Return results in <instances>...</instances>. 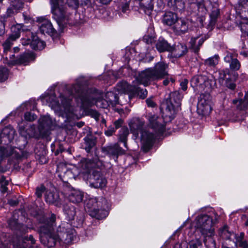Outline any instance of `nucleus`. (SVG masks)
<instances>
[{
  "mask_svg": "<svg viewBox=\"0 0 248 248\" xmlns=\"http://www.w3.org/2000/svg\"><path fill=\"white\" fill-rule=\"evenodd\" d=\"M189 3L190 6L197 8L199 12L201 13V16L206 13L207 10L205 7L203 0H189Z\"/></svg>",
  "mask_w": 248,
  "mask_h": 248,
  "instance_id": "nucleus-32",
  "label": "nucleus"
},
{
  "mask_svg": "<svg viewBox=\"0 0 248 248\" xmlns=\"http://www.w3.org/2000/svg\"><path fill=\"white\" fill-rule=\"evenodd\" d=\"M56 220V216L52 214L49 218L48 223L47 225H44L41 228L46 235L42 236L41 241L42 243L46 246L48 248L53 247L55 246L57 243H60L61 239L59 233L54 232L53 226Z\"/></svg>",
  "mask_w": 248,
  "mask_h": 248,
  "instance_id": "nucleus-3",
  "label": "nucleus"
},
{
  "mask_svg": "<svg viewBox=\"0 0 248 248\" xmlns=\"http://www.w3.org/2000/svg\"><path fill=\"white\" fill-rule=\"evenodd\" d=\"M218 62V55H215L213 57L205 60L204 64L207 67H212L215 66Z\"/></svg>",
  "mask_w": 248,
  "mask_h": 248,
  "instance_id": "nucleus-42",
  "label": "nucleus"
},
{
  "mask_svg": "<svg viewBox=\"0 0 248 248\" xmlns=\"http://www.w3.org/2000/svg\"><path fill=\"white\" fill-rule=\"evenodd\" d=\"M168 65L163 62L156 63L152 68V72L156 80H158L164 78L168 74L167 69Z\"/></svg>",
  "mask_w": 248,
  "mask_h": 248,
  "instance_id": "nucleus-15",
  "label": "nucleus"
},
{
  "mask_svg": "<svg viewBox=\"0 0 248 248\" xmlns=\"http://www.w3.org/2000/svg\"><path fill=\"white\" fill-rule=\"evenodd\" d=\"M20 30H17V31H16L15 33L12 34L3 44L4 52L6 56L7 55L8 52L10 51L11 47L13 45V42L18 38L20 37ZM6 59H8L7 56H6Z\"/></svg>",
  "mask_w": 248,
  "mask_h": 248,
  "instance_id": "nucleus-21",
  "label": "nucleus"
},
{
  "mask_svg": "<svg viewBox=\"0 0 248 248\" xmlns=\"http://www.w3.org/2000/svg\"><path fill=\"white\" fill-rule=\"evenodd\" d=\"M58 176L63 181H65L66 175H69L71 173V171L67 169L65 166L59 165L57 167Z\"/></svg>",
  "mask_w": 248,
  "mask_h": 248,
  "instance_id": "nucleus-37",
  "label": "nucleus"
},
{
  "mask_svg": "<svg viewBox=\"0 0 248 248\" xmlns=\"http://www.w3.org/2000/svg\"><path fill=\"white\" fill-rule=\"evenodd\" d=\"M116 129L114 127H110L105 132L106 135L110 136L115 132Z\"/></svg>",
  "mask_w": 248,
  "mask_h": 248,
  "instance_id": "nucleus-59",
  "label": "nucleus"
},
{
  "mask_svg": "<svg viewBox=\"0 0 248 248\" xmlns=\"http://www.w3.org/2000/svg\"><path fill=\"white\" fill-rule=\"evenodd\" d=\"M146 102L148 107H154L155 106V103L151 98H148Z\"/></svg>",
  "mask_w": 248,
  "mask_h": 248,
  "instance_id": "nucleus-61",
  "label": "nucleus"
},
{
  "mask_svg": "<svg viewBox=\"0 0 248 248\" xmlns=\"http://www.w3.org/2000/svg\"><path fill=\"white\" fill-rule=\"evenodd\" d=\"M39 129L41 132H42L43 129L46 130V131L49 130L56 124V121L48 115L41 117L39 120Z\"/></svg>",
  "mask_w": 248,
  "mask_h": 248,
  "instance_id": "nucleus-18",
  "label": "nucleus"
},
{
  "mask_svg": "<svg viewBox=\"0 0 248 248\" xmlns=\"http://www.w3.org/2000/svg\"><path fill=\"white\" fill-rule=\"evenodd\" d=\"M35 240L32 235L24 237L22 239V244H17L13 245L14 248H33Z\"/></svg>",
  "mask_w": 248,
  "mask_h": 248,
  "instance_id": "nucleus-26",
  "label": "nucleus"
},
{
  "mask_svg": "<svg viewBox=\"0 0 248 248\" xmlns=\"http://www.w3.org/2000/svg\"><path fill=\"white\" fill-rule=\"evenodd\" d=\"M87 183H89V186L92 187L101 188L106 186L107 180L101 174L100 172L93 170L92 173L90 175Z\"/></svg>",
  "mask_w": 248,
  "mask_h": 248,
  "instance_id": "nucleus-10",
  "label": "nucleus"
},
{
  "mask_svg": "<svg viewBox=\"0 0 248 248\" xmlns=\"http://www.w3.org/2000/svg\"><path fill=\"white\" fill-rule=\"evenodd\" d=\"M26 120L28 121H33L37 118V116L34 113L30 112H26L24 115Z\"/></svg>",
  "mask_w": 248,
  "mask_h": 248,
  "instance_id": "nucleus-51",
  "label": "nucleus"
},
{
  "mask_svg": "<svg viewBox=\"0 0 248 248\" xmlns=\"http://www.w3.org/2000/svg\"><path fill=\"white\" fill-rule=\"evenodd\" d=\"M157 50L161 52L166 51H170L171 47L168 42L163 38H160L156 44Z\"/></svg>",
  "mask_w": 248,
  "mask_h": 248,
  "instance_id": "nucleus-34",
  "label": "nucleus"
},
{
  "mask_svg": "<svg viewBox=\"0 0 248 248\" xmlns=\"http://www.w3.org/2000/svg\"><path fill=\"white\" fill-rule=\"evenodd\" d=\"M30 43H31V39L30 38L23 39L21 41V43L23 46H28L29 45H30Z\"/></svg>",
  "mask_w": 248,
  "mask_h": 248,
  "instance_id": "nucleus-63",
  "label": "nucleus"
},
{
  "mask_svg": "<svg viewBox=\"0 0 248 248\" xmlns=\"http://www.w3.org/2000/svg\"><path fill=\"white\" fill-rule=\"evenodd\" d=\"M73 225L67 222L62 223L57 228L61 241L69 244L76 239V232Z\"/></svg>",
  "mask_w": 248,
  "mask_h": 248,
  "instance_id": "nucleus-7",
  "label": "nucleus"
},
{
  "mask_svg": "<svg viewBox=\"0 0 248 248\" xmlns=\"http://www.w3.org/2000/svg\"><path fill=\"white\" fill-rule=\"evenodd\" d=\"M14 56V55H9V64H26L29 61L33 59V54L31 52L23 53L16 59L13 58Z\"/></svg>",
  "mask_w": 248,
  "mask_h": 248,
  "instance_id": "nucleus-17",
  "label": "nucleus"
},
{
  "mask_svg": "<svg viewBox=\"0 0 248 248\" xmlns=\"http://www.w3.org/2000/svg\"><path fill=\"white\" fill-rule=\"evenodd\" d=\"M239 28L243 33L246 34L248 36V23L241 22L239 25Z\"/></svg>",
  "mask_w": 248,
  "mask_h": 248,
  "instance_id": "nucleus-53",
  "label": "nucleus"
},
{
  "mask_svg": "<svg viewBox=\"0 0 248 248\" xmlns=\"http://www.w3.org/2000/svg\"><path fill=\"white\" fill-rule=\"evenodd\" d=\"M188 29V22L183 19L178 18L175 24L172 26L173 31L177 35L184 34Z\"/></svg>",
  "mask_w": 248,
  "mask_h": 248,
  "instance_id": "nucleus-19",
  "label": "nucleus"
},
{
  "mask_svg": "<svg viewBox=\"0 0 248 248\" xmlns=\"http://www.w3.org/2000/svg\"><path fill=\"white\" fill-rule=\"evenodd\" d=\"M224 60L225 62L230 63V67L232 70L237 71L240 69L241 67L240 62L236 58H234L232 53H227Z\"/></svg>",
  "mask_w": 248,
  "mask_h": 248,
  "instance_id": "nucleus-22",
  "label": "nucleus"
},
{
  "mask_svg": "<svg viewBox=\"0 0 248 248\" xmlns=\"http://www.w3.org/2000/svg\"><path fill=\"white\" fill-rule=\"evenodd\" d=\"M85 208L88 209V212H93L94 216H97L99 212L97 208V201L96 198H91L86 200Z\"/></svg>",
  "mask_w": 248,
  "mask_h": 248,
  "instance_id": "nucleus-28",
  "label": "nucleus"
},
{
  "mask_svg": "<svg viewBox=\"0 0 248 248\" xmlns=\"http://www.w3.org/2000/svg\"><path fill=\"white\" fill-rule=\"evenodd\" d=\"M205 39L200 36L191 37L189 44L191 48L195 53H198L200 50V47L202 45Z\"/></svg>",
  "mask_w": 248,
  "mask_h": 248,
  "instance_id": "nucleus-29",
  "label": "nucleus"
},
{
  "mask_svg": "<svg viewBox=\"0 0 248 248\" xmlns=\"http://www.w3.org/2000/svg\"><path fill=\"white\" fill-rule=\"evenodd\" d=\"M67 3L69 7L76 9L79 4V0H67Z\"/></svg>",
  "mask_w": 248,
  "mask_h": 248,
  "instance_id": "nucleus-52",
  "label": "nucleus"
},
{
  "mask_svg": "<svg viewBox=\"0 0 248 248\" xmlns=\"http://www.w3.org/2000/svg\"><path fill=\"white\" fill-rule=\"evenodd\" d=\"M234 244L236 248H248V240L245 238L244 232L234 234Z\"/></svg>",
  "mask_w": 248,
  "mask_h": 248,
  "instance_id": "nucleus-23",
  "label": "nucleus"
},
{
  "mask_svg": "<svg viewBox=\"0 0 248 248\" xmlns=\"http://www.w3.org/2000/svg\"><path fill=\"white\" fill-rule=\"evenodd\" d=\"M105 97L109 105L112 107L119 104L117 95L112 92H107L105 94Z\"/></svg>",
  "mask_w": 248,
  "mask_h": 248,
  "instance_id": "nucleus-35",
  "label": "nucleus"
},
{
  "mask_svg": "<svg viewBox=\"0 0 248 248\" xmlns=\"http://www.w3.org/2000/svg\"><path fill=\"white\" fill-rule=\"evenodd\" d=\"M14 133L15 130L10 126L5 127L2 132V134L8 135V138L9 139V140L13 138Z\"/></svg>",
  "mask_w": 248,
  "mask_h": 248,
  "instance_id": "nucleus-48",
  "label": "nucleus"
},
{
  "mask_svg": "<svg viewBox=\"0 0 248 248\" xmlns=\"http://www.w3.org/2000/svg\"><path fill=\"white\" fill-rule=\"evenodd\" d=\"M129 11V5L127 2L124 4L122 7V12L123 13L127 14Z\"/></svg>",
  "mask_w": 248,
  "mask_h": 248,
  "instance_id": "nucleus-57",
  "label": "nucleus"
},
{
  "mask_svg": "<svg viewBox=\"0 0 248 248\" xmlns=\"http://www.w3.org/2000/svg\"><path fill=\"white\" fill-rule=\"evenodd\" d=\"M135 88L137 89L135 92L132 93V96L137 94L140 98L144 99L147 95V91L146 89H141L140 88L137 87L135 84Z\"/></svg>",
  "mask_w": 248,
  "mask_h": 248,
  "instance_id": "nucleus-44",
  "label": "nucleus"
},
{
  "mask_svg": "<svg viewBox=\"0 0 248 248\" xmlns=\"http://www.w3.org/2000/svg\"><path fill=\"white\" fill-rule=\"evenodd\" d=\"M14 152V149L11 146L0 147V157L1 159L13 155Z\"/></svg>",
  "mask_w": 248,
  "mask_h": 248,
  "instance_id": "nucleus-39",
  "label": "nucleus"
},
{
  "mask_svg": "<svg viewBox=\"0 0 248 248\" xmlns=\"http://www.w3.org/2000/svg\"><path fill=\"white\" fill-rule=\"evenodd\" d=\"M209 95H201L197 104L198 112L202 115L209 114L212 110Z\"/></svg>",
  "mask_w": 248,
  "mask_h": 248,
  "instance_id": "nucleus-13",
  "label": "nucleus"
},
{
  "mask_svg": "<svg viewBox=\"0 0 248 248\" xmlns=\"http://www.w3.org/2000/svg\"><path fill=\"white\" fill-rule=\"evenodd\" d=\"M229 73V70L228 69L221 71L220 73L219 78L226 81L225 84L227 87L232 90H233L235 88V84L233 82L230 80Z\"/></svg>",
  "mask_w": 248,
  "mask_h": 248,
  "instance_id": "nucleus-33",
  "label": "nucleus"
},
{
  "mask_svg": "<svg viewBox=\"0 0 248 248\" xmlns=\"http://www.w3.org/2000/svg\"><path fill=\"white\" fill-rule=\"evenodd\" d=\"M59 196L57 193L49 192L46 195V201L49 203L58 202Z\"/></svg>",
  "mask_w": 248,
  "mask_h": 248,
  "instance_id": "nucleus-41",
  "label": "nucleus"
},
{
  "mask_svg": "<svg viewBox=\"0 0 248 248\" xmlns=\"http://www.w3.org/2000/svg\"><path fill=\"white\" fill-rule=\"evenodd\" d=\"M87 113L88 115L93 118L96 121L99 120L100 114L96 110L90 109L87 110Z\"/></svg>",
  "mask_w": 248,
  "mask_h": 248,
  "instance_id": "nucleus-49",
  "label": "nucleus"
},
{
  "mask_svg": "<svg viewBox=\"0 0 248 248\" xmlns=\"http://www.w3.org/2000/svg\"><path fill=\"white\" fill-rule=\"evenodd\" d=\"M5 32V26L3 22L0 21V35L3 34Z\"/></svg>",
  "mask_w": 248,
  "mask_h": 248,
  "instance_id": "nucleus-62",
  "label": "nucleus"
},
{
  "mask_svg": "<svg viewBox=\"0 0 248 248\" xmlns=\"http://www.w3.org/2000/svg\"><path fill=\"white\" fill-rule=\"evenodd\" d=\"M9 72L5 67H0V82L6 80L8 77Z\"/></svg>",
  "mask_w": 248,
  "mask_h": 248,
  "instance_id": "nucleus-47",
  "label": "nucleus"
},
{
  "mask_svg": "<svg viewBox=\"0 0 248 248\" xmlns=\"http://www.w3.org/2000/svg\"><path fill=\"white\" fill-rule=\"evenodd\" d=\"M69 93L70 95L67 98L62 94L60 95L61 104L57 100L53 93L46 96L44 100L47 102L48 105L56 113H59V115H63V112H64L68 117L70 116V114L68 113H70L72 111L71 100L73 97L78 101V99L80 100L83 108H87L93 105L101 108H107L110 106L107 99L102 98L101 94L96 92L84 93L82 91L81 86L78 83L73 85Z\"/></svg>",
  "mask_w": 248,
  "mask_h": 248,
  "instance_id": "nucleus-1",
  "label": "nucleus"
},
{
  "mask_svg": "<svg viewBox=\"0 0 248 248\" xmlns=\"http://www.w3.org/2000/svg\"><path fill=\"white\" fill-rule=\"evenodd\" d=\"M183 94L179 91L171 92L169 98L166 100V111L169 117H173L174 115L179 110Z\"/></svg>",
  "mask_w": 248,
  "mask_h": 248,
  "instance_id": "nucleus-6",
  "label": "nucleus"
},
{
  "mask_svg": "<svg viewBox=\"0 0 248 248\" xmlns=\"http://www.w3.org/2000/svg\"><path fill=\"white\" fill-rule=\"evenodd\" d=\"M102 150L110 158L116 160L119 155L125 154V150L123 149L118 143H111L102 148Z\"/></svg>",
  "mask_w": 248,
  "mask_h": 248,
  "instance_id": "nucleus-11",
  "label": "nucleus"
},
{
  "mask_svg": "<svg viewBox=\"0 0 248 248\" xmlns=\"http://www.w3.org/2000/svg\"><path fill=\"white\" fill-rule=\"evenodd\" d=\"M83 198V193L78 190L72 189L68 194L67 198L73 203H77L82 202Z\"/></svg>",
  "mask_w": 248,
  "mask_h": 248,
  "instance_id": "nucleus-27",
  "label": "nucleus"
},
{
  "mask_svg": "<svg viewBox=\"0 0 248 248\" xmlns=\"http://www.w3.org/2000/svg\"><path fill=\"white\" fill-rule=\"evenodd\" d=\"M64 212L66 219L70 222V224L74 227H79L83 222L84 216L80 212H76L75 207L72 205H65L64 207Z\"/></svg>",
  "mask_w": 248,
  "mask_h": 248,
  "instance_id": "nucleus-8",
  "label": "nucleus"
},
{
  "mask_svg": "<svg viewBox=\"0 0 248 248\" xmlns=\"http://www.w3.org/2000/svg\"><path fill=\"white\" fill-rule=\"evenodd\" d=\"M145 122L139 118H133L129 122L131 132L137 138L141 133L142 149L145 152H148L153 146L155 139V135L148 131L143 130Z\"/></svg>",
  "mask_w": 248,
  "mask_h": 248,
  "instance_id": "nucleus-2",
  "label": "nucleus"
},
{
  "mask_svg": "<svg viewBox=\"0 0 248 248\" xmlns=\"http://www.w3.org/2000/svg\"><path fill=\"white\" fill-rule=\"evenodd\" d=\"M219 234L222 238L225 239H229L231 236V233L229 231L227 226H224L219 230Z\"/></svg>",
  "mask_w": 248,
  "mask_h": 248,
  "instance_id": "nucleus-45",
  "label": "nucleus"
},
{
  "mask_svg": "<svg viewBox=\"0 0 248 248\" xmlns=\"http://www.w3.org/2000/svg\"><path fill=\"white\" fill-rule=\"evenodd\" d=\"M95 141L93 140L87 138L85 139L84 149L87 153L90 152L91 149L95 146Z\"/></svg>",
  "mask_w": 248,
  "mask_h": 248,
  "instance_id": "nucleus-46",
  "label": "nucleus"
},
{
  "mask_svg": "<svg viewBox=\"0 0 248 248\" xmlns=\"http://www.w3.org/2000/svg\"><path fill=\"white\" fill-rule=\"evenodd\" d=\"M188 83V80L187 79H184L182 80L180 83L181 89L183 91H186L187 88Z\"/></svg>",
  "mask_w": 248,
  "mask_h": 248,
  "instance_id": "nucleus-56",
  "label": "nucleus"
},
{
  "mask_svg": "<svg viewBox=\"0 0 248 248\" xmlns=\"http://www.w3.org/2000/svg\"><path fill=\"white\" fill-rule=\"evenodd\" d=\"M202 243L199 239L192 240L190 242L189 248H202Z\"/></svg>",
  "mask_w": 248,
  "mask_h": 248,
  "instance_id": "nucleus-50",
  "label": "nucleus"
},
{
  "mask_svg": "<svg viewBox=\"0 0 248 248\" xmlns=\"http://www.w3.org/2000/svg\"><path fill=\"white\" fill-rule=\"evenodd\" d=\"M177 47L179 48L180 47H181L182 48V49H183L182 52L181 54H178L179 56H181L183 55L187 51V49H186V46H183V45H181L180 46H178Z\"/></svg>",
  "mask_w": 248,
  "mask_h": 248,
  "instance_id": "nucleus-64",
  "label": "nucleus"
},
{
  "mask_svg": "<svg viewBox=\"0 0 248 248\" xmlns=\"http://www.w3.org/2000/svg\"><path fill=\"white\" fill-rule=\"evenodd\" d=\"M52 12L58 25L64 26L70 24V15L65 10L63 0H51Z\"/></svg>",
  "mask_w": 248,
  "mask_h": 248,
  "instance_id": "nucleus-4",
  "label": "nucleus"
},
{
  "mask_svg": "<svg viewBox=\"0 0 248 248\" xmlns=\"http://www.w3.org/2000/svg\"><path fill=\"white\" fill-rule=\"evenodd\" d=\"M219 15V9L217 7H213L211 11V12L210 14V23L211 24H214L216 23Z\"/></svg>",
  "mask_w": 248,
  "mask_h": 248,
  "instance_id": "nucleus-43",
  "label": "nucleus"
},
{
  "mask_svg": "<svg viewBox=\"0 0 248 248\" xmlns=\"http://www.w3.org/2000/svg\"><path fill=\"white\" fill-rule=\"evenodd\" d=\"M45 44L44 41L39 39L35 34L32 33L31 39L30 46L33 49L41 50L45 47Z\"/></svg>",
  "mask_w": 248,
  "mask_h": 248,
  "instance_id": "nucleus-30",
  "label": "nucleus"
},
{
  "mask_svg": "<svg viewBox=\"0 0 248 248\" xmlns=\"http://www.w3.org/2000/svg\"><path fill=\"white\" fill-rule=\"evenodd\" d=\"M37 21L40 24L39 30L41 33L52 35L55 33V30L49 20L41 17L38 18Z\"/></svg>",
  "mask_w": 248,
  "mask_h": 248,
  "instance_id": "nucleus-16",
  "label": "nucleus"
},
{
  "mask_svg": "<svg viewBox=\"0 0 248 248\" xmlns=\"http://www.w3.org/2000/svg\"><path fill=\"white\" fill-rule=\"evenodd\" d=\"M101 165L102 163L97 158L93 160L85 159L82 162L81 167L86 172H89L91 169L99 167Z\"/></svg>",
  "mask_w": 248,
  "mask_h": 248,
  "instance_id": "nucleus-20",
  "label": "nucleus"
},
{
  "mask_svg": "<svg viewBox=\"0 0 248 248\" xmlns=\"http://www.w3.org/2000/svg\"><path fill=\"white\" fill-rule=\"evenodd\" d=\"M133 83L134 85H131L126 81L119 82L117 84V90L119 92L129 93L132 95V93L135 92L137 90L135 88V81Z\"/></svg>",
  "mask_w": 248,
  "mask_h": 248,
  "instance_id": "nucleus-25",
  "label": "nucleus"
},
{
  "mask_svg": "<svg viewBox=\"0 0 248 248\" xmlns=\"http://www.w3.org/2000/svg\"><path fill=\"white\" fill-rule=\"evenodd\" d=\"M149 122V126L156 133L159 134L164 132L165 129V123L163 119L155 114L148 113L146 116Z\"/></svg>",
  "mask_w": 248,
  "mask_h": 248,
  "instance_id": "nucleus-9",
  "label": "nucleus"
},
{
  "mask_svg": "<svg viewBox=\"0 0 248 248\" xmlns=\"http://www.w3.org/2000/svg\"><path fill=\"white\" fill-rule=\"evenodd\" d=\"M213 219L210 215L202 214L192 223V226L199 230L202 235H214Z\"/></svg>",
  "mask_w": 248,
  "mask_h": 248,
  "instance_id": "nucleus-5",
  "label": "nucleus"
},
{
  "mask_svg": "<svg viewBox=\"0 0 248 248\" xmlns=\"http://www.w3.org/2000/svg\"><path fill=\"white\" fill-rule=\"evenodd\" d=\"M178 18L176 14L171 12H167L163 16L162 22L167 26H173Z\"/></svg>",
  "mask_w": 248,
  "mask_h": 248,
  "instance_id": "nucleus-24",
  "label": "nucleus"
},
{
  "mask_svg": "<svg viewBox=\"0 0 248 248\" xmlns=\"http://www.w3.org/2000/svg\"><path fill=\"white\" fill-rule=\"evenodd\" d=\"M129 135V131L126 127H122L119 131L118 139L119 141L124 143V146L127 148V138Z\"/></svg>",
  "mask_w": 248,
  "mask_h": 248,
  "instance_id": "nucleus-36",
  "label": "nucleus"
},
{
  "mask_svg": "<svg viewBox=\"0 0 248 248\" xmlns=\"http://www.w3.org/2000/svg\"><path fill=\"white\" fill-rule=\"evenodd\" d=\"M156 80L152 72V68H149L139 73L136 78V81L139 84L147 86L152 82Z\"/></svg>",
  "mask_w": 248,
  "mask_h": 248,
  "instance_id": "nucleus-12",
  "label": "nucleus"
},
{
  "mask_svg": "<svg viewBox=\"0 0 248 248\" xmlns=\"http://www.w3.org/2000/svg\"><path fill=\"white\" fill-rule=\"evenodd\" d=\"M12 5L16 9H19L21 8L23 6V3L20 0H15L12 1Z\"/></svg>",
  "mask_w": 248,
  "mask_h": 248,
  "instance_id": "nucleus-55",
  "label": "nucleus"
},
{
  "mask_svg": "<svg viewBox=\"0 0 248 248\" xmlns=\"http://www.w3.org/2000/svg\"><path fill=\"white\" fill-rule=\"evenodd\" d=\"M79 4L82 6L87 7L91 6L92 5L91 0H79Z\"/></svg>",
  "mask_w": 248,
  "mask_h": 248,
  "instance_id": "nucleus-58",
  "label": "nucleus"
},
{
  "mask_svg": "<svg viewBox=\"0 0 248 248\" xmlns=\"http://www.w3.org/2000/svg\"><path fill=\"white\" fill-rule=\"evenodd\" d=\"M191 85L193 88H199V90H203L205 88H209L211 87L210 81L205 75H199L193 77L191 80Z\"/></svg>",
  "mask_w": 248,
  "mask_h": 248,
  "instance_id": "nucleus-14",
  "label": "nucleus"
},
{
  "mask_svg": "<svg viewBox=\"0 0 248 248\" xmlns=\"http://www.w3.org/2000/svg\"><path fill=\"white\" fill-rule=\"evenodd\" d=\"M122 123L123 121L122 119H119L116 121L114 123V124L115 125V129H117L119 128L121 126Z\"/></svg>",
  "mask_w": 248,
  "mask_h": 248,
  "instance_id": "nucleus-60",
  "label": "nucleus"
},
{
  "mask_svg": "<svg viewBox=\"0 0 248 248\" xmlns=\"http://www.w3.org/2000/svg\"><path fill=\"white\" fill-rule=\"evenodd\" d=\"M45 190V187L44 186H41L37 187L36 189L35 194L37 197L40 198L42 197L43 192Z\"/></svg>",
  "mask_w": 248,
  "mask_h": 248,
  "instance_id": "nucleus-54",
  "label": "nucleus"
},
{
  "mask_svg": "<svg viewBox=\"0 0 248 248\" xmlns=\"http://www.w3.org/2000/svg\"><path fill=\"white\" fill-rule=\"evenodd\" d=\"M168 4L174 9L182 10L184 8L185 3L183 0H168Z\"/></svg>",
  "mask_w": 248,
  "mask_h": 248,
  "instance_id": "nucleus-40",
  "label": "nucleus"
},
{
  "mask_svg": "<svg viewBox=\"0 0 248 248\" xmlns=\"http://www.w3.org/2000/svg\"><path fill=\"white\" fill-rule=\"evenodd\" d=\"M204 236V243L206 248H217L216 243L213 238L214 235H203Z\"/></svg>",
  "mask_w": 248,
  "mask_h": 248,
  "instance_id": "nucleus-38",
  "label": "nucleus"
},
{
  "mask_svg": "<svg viewBox=\"0 0 248 248\" xmlns=\"http://www.w3.org/2000/svg\"><path fill=\"white\" fill-rule=\"evenodd\" d=\"M240 10V16L246 20L248 19V0H242L237 6Z\"/></svg>",
  "mask_w": 248,
  "mask_h": 248,
  "instance_id": "nucleus-31",
  "label": "nucleus"
}]
</instances>
